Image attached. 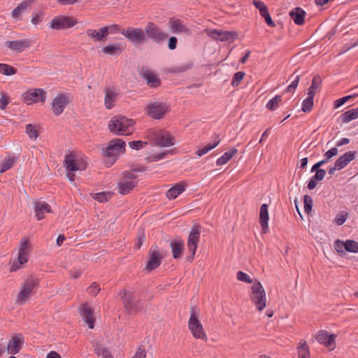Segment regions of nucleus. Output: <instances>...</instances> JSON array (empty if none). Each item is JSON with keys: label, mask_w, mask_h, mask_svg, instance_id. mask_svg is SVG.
Listing matches in <instances>:
<instances>
[{"label": "nucleus", "mask_w": 358, "mask_h": 358, "mask_svg": "<svg viewBox=\"0 0 358 358\" xmlns=\"http://www.w3.org/2000/svg\"><path fill=\"white\" fill-rule=\"evenodd\" d=\"M356 152L348 151L344 155H341L335 162L336 168L339 170L345 168L348 163L352 161L355 158Z\"/></svg>", "instance_id": "nucleus-29"}, {"label": "nucleus", "mask_w": 358, "mask_h": 358, "mask_svg": "<svg viewBox=\"0 0 358 358\" xmlns=\"http://www.w3.org/2000/svg\"><path fill=\"white\" fill-rule=\"evenodd\" d=\"M135 121L124 115L113 116L108 122V130L118 136L130 135L134 131Z\"/></svg>", "instance_id": "nucleus-2"}, {"label": "nucleus", "mask_w": 358, "mask_h": 358, "mask_svg": "<svg viewBox=\"0 0 358 358\" xmlns=\"http://www.w3.org/2000/svg\"><path fill=\"white\" fill-rule=\"evenodd\" d=\"M238 38V34L233 31H225V41L233 42Z\"/></svg>", "instance_id": "nucleus-61"}, {"label": "nucleus", "mask_w": 358, "mask_h": 358, "mask_svg": "<svg viewBox=\"0 0 358 358\" xmlns=\"http://www.w3.org/2000/svg\"><path fill=\"white\" fill-rule=\"evenodd\" d=\"M144 31H145L146 38H148L157 43H161L168 38L167 34L153 22H148Z\"/></svg>", "instance_id": "nucleus-13"}, {"label": "nucleus", "mask_w": 358, "mask_h": 358, "mask_svg": "<svg viewBox=\"0 0 358 358\" xmlns=\"http://www.w3.org/2000/svg\"><path fill=\"white\" fill-rule=\"evenodd\" d=\"M199 310L194 306L190 308V317L188 321V328L196 339L207 341L202 324L199 320Z\"/></svg>", "instance_id": "nucleus-4"}, {"label": "nucleus", "mask_w": 358, "mask_h": 358, "mask_svg": "<svg viewBox=\"0 0 358 358\" xmlns=\"http://www.w3.org/2000/svg\"><path fill=\"white\" fill-rule=\"evenodd\" d=\"M237 279L240 281L245 282L248 283L252 282V280L243 271H238L237 273Z\"/></svg>", "instance_id": "nucleus-58"}, {"label": "nucleus", "mask_w": 358, "mask_h": 358, "mask_svg": "<svg viewBox=\"0 0 358 358\" xmlns=\"http://www.w3.org/2000/svg\"><path fill=\"white\" fill-rule=\"evenodd\" d=\"M250 299L259 311H262L266 306V296L264 288L259 281H255L252 286Z\"/></svg>", "instance_id": "nucleus-6"}, {"label": "nucleus", "mask_w": 358, "mask_h": 358, "mask_svg": "<svg viewBox=\"0 0 358 358\" xmlns=\"http://www.w3.org/2000/svg\"><path fill=\"white\" fill-rule=\"evenodd\" d=\"M86 34L94 42L104 41L109 35V28L104 26L99 30L88 29L86 31Z\"/></svg>", "instance_id": "nucleus-19"}, {"label": "nucleus", "mask_w": 358, "mask_h": 358, "mask_svg": "<svg viewBox=\"0 0 358 358\" xmlns=\"http://www.w3.org/2000/svg\"><path fill=\"white\" fill-rule=\"evenodd\" d=\"M237 153L238 150L235 148H231L228 151L225 152V164L231 159Z\"/></svg>", "instance_id": "nucleus-59"}, {"label": "nucleus", "mask_w": 358, "mask_h": 358, "mask_svg": "<svg viewBox=\"0 0 358 358\" xmlns=\"http://www.w3.org/2000/svg\"><path fill=\"white\" fill-rule=\"evenodd\" d=\"M289 15L296 24L301 25L304 23L306 12L302 8H294L290 11Z\"/></svg>", "instance_id": "nucleus-32"}, {"label": "nucleus", "mask_w": 358, "mask_h": 358, "mask_svg": "<svg viewBox=\"0 0 358 358\" xmlns=\"http://www.w3.org/2000/svg\"><path fill=\"white\" fill-rule=\"evenodd\" d=\"M92 346L94 353L101 358H113L110 349L101 342L95 341L92 343Z\"/></svg>", "instance_id": "nucleus-27"}, {"label": "nucleus", "mask_w": 358, "mask_h": 358, "mask_svg": "<svg viewBox=\"0 0 358 358\" xmlns=\"http://www.w3.org/2000/svg\"><path fill=\"white\" fill-rule=\"evenodd\" d=\"M34 287L35 281L34 280L24 282L15 297V304L22 306L28 302L32 295Z\"/></svg>", "instance_id": "nucleus-10"}, {"label": "nucleus", "mask_w": 358, "mask_h": 358, "mask_svg": "<svg viewBox=\"0 0 358 358\" xmlns=\"http://www.w3.org/2000/svg\"><path fill=\"white\" fill-rule=\"evenodd\" d=\"M45 100V92L42 89L27 91L24 96V101L28 105L33 103L42 102Z\"/></svg>", "instance_id": "nucleus-18"}, {"label": "nucleus", "mask_w": 358, "mask_h": 358, "mask_svg": "<svg viewBox=\"0 0 358 358\" xmlns=\"http://www.w3.org/2000/svg\"><path fill=\"white\" fill-rule=\"evenodd\" d=\"M187 187V185L184 181L176 183L166 192V196L170 200L175 199L185 190Z\"/></svg>", "instance_id": "nucleus-28"}, {"label": "nucleus", "mask_w": 358, "mask_h": 358, "mask_svg": "<svg viewBox=\"0 0 358 358\" xmlns=\"http://www.w3.org/2000/svg\"><path fill=\"white\" fill-rule=\"evenodd\" d=\"M345 242H343L339 239L336 240L334 242V248L339 254H341V255L345 254Z\"/></svg>", "instance_id": "nucleus-54"}, {"label": "nucleus", "mask_w": 358, "mask_h": 358, "mask_svg": "<svg viewBox=\"0 0 358 358\" xmlns=\"http://www.w3.org/2000/svg\"><path fill=\"white\" fill-rule=\"evenodd\" d=\"M141 76L146 81L147 85L150 87H157L161 85V80L156 73L150 70L143 69Z\"/></svg>", "instance_id": "nucleus-23"}, {"label": "nucleus", "mask_w": 358, "mask_h": 358, "mask_svg": "<svg viewBox=\"0 0 358 358\" xmlns=\"http://www.w3.org/2000/svg\"><path fill=\"white\" fill-rule=\"evenodd\" d=\"M326 174V171L324 169H320L315 172V174L313 176V179H315L318 181H321L324 179Z\"/></svg>", "instance_id": "nucleus-63"}, {"label": "nucleus", "mask_w": 358, "mask_h": 358, "mask_svg": "<svg viewBox=\"0 0 358 358\" xmlns=\"http://www.w3.org/2000/svg\"><path fill=\"white\" fill-rule=\"evenodd\" d=\"M64 166L66 171V177L71 181L75 180V172L82 171L87 169V163L84 157L75 152L65 155Z\"/></svg>", "instance_id": "nucleus-1"}, {"label": "nucleus", "mask_w": 358, "mask_h": 358, "mask_svg": "<svg viewBox=\"0 0 358 358\" xmlns=\"http://www.w3.org/2000/svg\"><path fill=\"white\" fill-rule=\"evenodd\" d=\"M104 106L107 109L110 110L114 107L118 99L119 93L114 87H107L104 89Z\"/></svg>", "instance_id": "nucleus-21"}, {"label": "nucleus", "mask_w": 358, "mask_h": 358, "mask_svg": "<svg viewBox=\"0 0 358 358\" xmlns=\"http://www.w3.org/2000/svg\"><path fill=\"white\" fill-rule=\"evenodd\" d=\"M200 234L201 227L199 225L194 224L191 229L187 240V248L189 251L192 253V259H193L197 248Z\"/></svg>", "instance_id": "nucleus-17"}, {"label": "nucleus", "mask_w": 358, "mask_h": 358, "mask_svg": "<svg viewBox=\"0 0 358 358\" xmlns=\"http://www.w3.org/2000/svg\"><path fill=\"white\" fill-rule=\"evenodd\" d=\"M145 239V232L143 229L139 230L137 235V242L135 244V248L138 250L142 246Z\"/></svg>", "instance_id": "nucleus-51"}, {"label": "nucleus", "mask_w": 358, "mask_h": 358, "mask_svg": "<svg viewBox=\"0 0 358 358\" xmlns=\"http://www.w3.org/2000/svg\"><path fill=\"white\" fill-rule=\"evenodd\" d=\"M348 216V213L347 212L341 211L336 216L334 222L338 226L342 225L347 220Z\"/></svg>", "instance_id": "nucleus-50"}, {"label": "nucleus", "mask_w": 358, "mask_h": 358, "mask_svg": "<svg viewBox=\"0 0 358 358\" xmlns=\"http://www.w3.org/2000/svg\"><path fill=\"white\" fill-rule=\"evenodd\" d=\"M146 113L154 119H161L169 111L167 104L162 102L155 101L149 103L146 108Z\"/></svg>", "instance_id": "nucleus-14"}, {"label": "nucleus", "mask_w": 358, "mask_h": 358, "mask_svg": "<svg viewBox=\"0 0 358 358\" xmlns=\"http://www.w3.org/2000/svg\"><path fill=\"white\" fill-rule=\"evenodd\" d=\"M31 42L29 39L7 41L6 45L13 51L17 52H22L24 49L31 46Z\"/></svg>", "instance_id": "nucleus-22"}, {"label": "nucleus", "mask_w": 358, "mask_h": 358, "mask_svg": "<svg viewBox=\"0 0 358 358\" xmlns=\"http://www.w3.org/2000/svg\"><path fill=\"white\" fill-rule=\"evenodd\" d=\"M103 53L109 55H117L122 52V49L119 44H109L103 48Z\"/></svg>", "instance_id": "nucleus-37"}, {"label": "nucleus", "mask_w": 358, "mask_h": 358, "mask_svg": "<svg viewBox=\"0 0 358 358\" xmlns=\"http://www.w3.org/2000/svg\"><path fill=\"white\" fill-rule=\"evenodd\" d=\"M345 250L350 252H358V243L353 240H347Z\"/></svg>", "instance_id": "nucleus-44"}, {"label": "nucleus", "mask_w": 358, "mask_h": 358, "mask_svg": "<svg viewBox=\"0 0 358 358\" xmlns=\"http://www.w3.org/2000/svg\"><path fill=\"white\" fill-rule=\"evenodd\" d=\"M24 343V337L22 334L13 336L8 341L7 351L9 354L15 355L22 349Z\"/></svg>", "instance_id": "nucleus-20"}, {"label": "nucleus", "mask_w": 358, "mask_h": 358, "mask_svg": "<svg viewBox=\"0 0 358 358\" xmlns=\"http://www.w3.org/2000/svg\"><path fill=\"white\" fill-rule=\"evenodd\" d=\"M338 155V149L337 148H332L331 149H330L329 150L327 151L324 156V159L329 162V160L332 158L333 157L336 156Z\"/></svg>", "instance_id": "nucleus-60"}, {"label": "nucleus", "mask_w": 358, "mask_h": 358, "mask_svg": "<svg viewBox=\"0 0 358 358\" xmlns=\"http://www.w3.org/2000/svg\"><path fill=\"white\" fill-rule=\"evenodd\" d=\"M122 175V179L118 183L119 192L121 194H127L136 186V176L131 171H124Z\"/></svg>", "instance_id": "nucleus-11"}, {"label": "nucleus", "mask_w": 358, "mask_h": 358, "mask_svg": "<svg viewBox=\"0 0 358 358\" xmlns=\"http://www.w3.org/2000/svg\"><path fill=\"white\" fill-rule=\"evenodd\" d=\"M121 34L134 45H142L146 41V35L141 28L128 27L121 31Z\"/></svg>", "instance_id": "nucleus-9"}, {"label": "nucleus", "mask_w": 358, "mask_h": 358, "mask_svg": "<svg viewBox=\"0 0 358 358\" xmlns=\"http://www.w3.org/2000/svg\"><path fill=\"white\" fill-rule=\"evenodd\" d=\"M178 39L175 36H171L169 39L168 47L170 50H174L176 48Z\"/></svg>", "instance_id": "nucleus-64"}, {"label": "nucleus", "mask_w": 358, "mask_h": 358, "mask_svg": "<svg viewBox=\"0 0 358 358\" xmlns=\"http://www.w3.org/2000/svg\"><path fill=\"white\" fill-rule=\"evenodd\" d=\"M281 101V96L276 95L267 103L266 108L270 110H273L278 106V104Z\"/></svg>", "instance_id": "nucleus-48"}, {"label": "nucleus", "mask_w": 358, "mask_h": 358, "mask_svg": "<svg viewBox=\"0 0 358 358\" xmlns=\"http://www.w3.org/2000/svg\"><path fill=\"white\" fill-rule=\"evenodd\" d=\"M87 292L92 295V296H96L99 292H100V287L99 285L96 282H93L88 288H87Z\"/></svg>", "instance_id": "nucleus-56"}, {"label": "nucleus", "mask_w": 358, "mask_h": 358, "mask_svg": "<svg viewBox=\"0 0 358 358\" xmlns=\"http://www.w3.org/2000/svg\"><path fill=\"white\" fill-rule=\"evenodd\" d=\"M29 252V241L27 238H22L20 242L17 259L13 261L10 268L11 271L17 270L28 262Z\"/></svg>", "instance_id": "nucleus-7"}, {"label": "nucleus", "mask_w": 358, "mask_h": 358, "mask_svg": "<svg viewBox=\"0 0 358 358\" xmlns=\"http://www.w3.org/2000/svg\"><path fill=\"white\" fill-rule=\"evenodd\" d=\"M120 294L124 306L128 312L136 313L142 309V302L140 299H136L134 290H124Z\"/></svg>", "instance_id": "nucleus-5"}, {"label": "nucleus", "mask_w": 358, "mask_h": 358, "mask_svg": "<svg viewBox=\"0 0 358 358\" xmlns=\"http://www.w3.org/2000/svg\"><path fill=\"white\" fill-rule=\"evenodd\" d=\"M317 341L326 347H331L335 344L336 335L329 334L326 331H320L316 336Z\"/></svg>", "instance_id": "nucleus-26"}, {"label": "nucleus", "mask_w": 358, "mask_h": 358, "mask_svg": "<svg viewBox=\"0 0 358 358\" xmlns=\"http://www.w3.org/2000/svg\"><path fill=\"white\" fill-rule=\"evenodd\" d=\"M245 73L243 71L236 72L232 78L231 85L235 87L239 85L240 82L243 79Z\"/></svg>", "instance_id": "nucleus-52"}, {"label": "nucleus", "mask_w": 358, "mask_h": 358, "mask_svg": "<svg viewBox=\"0 0 358 358\" xmlns=\"http://www.w3.org/2000/svg\"><path fill=\"white\" fill-rule=\"evenodd\" d=\"M173 257L179 259L184 250V243L182 240H172L170 243Z\"/></svg>", "instance_id": "nucleus-31"}, {"label": "nucleus", "mask_w": 358, "mask_h": 358, "mask_svg": "<svg viewBox=\"0 0 358 358\" xmlns=\"http://www.w3.org/2000/svg\"><path fill=\"white\" fill-rule=\"evenodd\" d=\"M146 352L143 347L139 346L135 353V355L131 358H145Z\"/></svg>", "instance_id": "nucleus-62"}, {"label": "nucleus", "mask_w": 358, "mask_h": 358, "mask_svg": "<svg viewBox=\"0 0 358 358\" xmlns=\"http://www.w3.org/2000/svg\"><path fill=\"white\" fill-rule=\"evenodd\" d=\"M220 143V140L214 142L213 143H209L207 145L204 146L201 149H199L196 150V154L199 157H201L206 153H208L210 150L215 148Z\"/></svg>", "instance_id": "nucleus-40"}, {"label": "nucleus", "mask_w": 358, "mask_h": 358, "mask_svg": "<svg viewBox=\"0 0 358 358\" xmlns=\"http://www.w3.org/2000/svg\"><path fill=\"white\" fill-rule=\"evenodd\" d=\"M169 153H172V151L169 150V151H166V152H160L158 154H154V155L147 157L145 158V160L149 163L157 162V161L163 159L167 154H169Z\"/></svg>", "instance_id": "nucleus-43"}, {"label": "nucleus", "mask_w": 358, "mask_h": 358, "mask_svg": "<svg viewBox=\"0 0 358 358\" xmlns=\"http://www.w3.org/2000/svg\"><path fill=\"white\" fill-rule=\"evenodd\" d=\"M26 133L31 139L36 140L38 137V132L36 127L31 124H27Z\"/></svg>", "instance_id": "nucleus-45"}, {"label": "nucleus", "mask_w": 358, "mask_h": 358, "mask_svg": "<svg viewBox=\"0 0 358 358\" xmlns=\"http://www.w3.org/2000/svg\"><path fill=\"white\" fill-rule=\"evenodd\" d=\"M298 354H299V358H309L310 357L309 348H308L306 342L300 343V345L298 347Z\"/></svg>", "instance_id": "nucleus-38"}, {"label": "nucleus", "mask_w": 358, "mask_h": 358, "mask_svg": "<svg viewBox=\"0 0 358 358\" xmlns=\"http://www.w3.org/2000/svg\"><path fill=\"white\" fill-rule=\"evenodd\" d=\"M101 151L103 155L108 158L109 162L106 161L105 163L108 166H110L116 162L120 155L125 152L126 143L122 139L115 138L110 141L107 146L103 148Z\"/></svg>", "instance_id": "nucleus-3"}, {"label": "nucleus", "mask_w": 358, "mask_h": 358, "mask_svg": "<svg viewBox=\"0 0 358 358\" xmlns=\"http://www.w3.org/2000/svg\"><path fill=\"white\" fill-rule=\"evenodd\" d=\"M80 315L83 320L87 323L90 329H93L94 326V318L93 317V310L87 303H83L80 308Z\"/></svg>", "instance_id": "nucleus-24"}, {"label": "nucleus", "mask_w": 358, "mask_h": 358, "mask_svg": "<svg viewBox=\"0 0 358 358\" xmlns=\"http://www.w3.org/2000/svg\"><path fill=\"white\" fill-rule=\"evenodd\" d=\"M300 77H301L300 74H299V73L296 74V76L295 78L294 79V80L287 87L286 92H290L292 91H294L297 87L299 82V80H300Z\"/></svg>", "instance_id": "nucleus-57"}, {"label": "nucleus", "mask_w": 358, "mask_h": 358, "mask_svg": "<svg viewBox=\"0 0 358 358\" xmlns=\"http://www.w3.org/2000/svg\"><path fill=\"white\" fill-rule=\"evenodd\" d=\"M71 101V96L69 94H58L52 101L51 109L52 113L57 116L61 115Z\"/></svg>", "instance_id": "nucleus-12"}, {"label": "nucleus", "mask_w": 358, "mask_h": 358, "mask_svg": "<svg viewBox=\"0 0 358 358\" xmlns=\"http://www.w3.org/2000/svg\"><path fill=\"white\" fill-rule=\"evenodd\" d=\"M304 210L308 214L312 210L313 199L310 196L306 194L303 196Z\"/></svg>", "instance_id": "nucleus-49"}, {"label": "nucleus", "mask_w": 358, "mask_h": 358, "mask_svg": "<svg viewBox=\"0 0 358 358\" xmlns=\"http://www.w3.org/2000/svg\"><path fill=\"white\" fill-rule=\"evenodd\" d=\"M357 95V94H355L346 96H344V97H342L341 99L336 100L334 102V107L338 108V107L343 106L346 101H348L351 98L356 96Z\"/></svg>", "instance_id": "nucleus-55"}, {"label": "nucleus", "mask_w": 358, "mask_h": 358, "mask_svg": "<svg viewBox=\"0 0 358 358\" xmlns=\"http://www.w3.org/2000/svg\"><path fill=\"white\" fill-rule=\"evenodd\" d=\"M31 1H24L18 4V6L12 11L11 15L13 18L17 19L23 13H24L30 6Z\"/></svg>", "instance_id": "nucleus-34"}, {"label": "nucleus", "mask_w": 358, "mask_h": 358, "mask_svg": "<svg viewBox=\"0 0 358 358\" xmlns=\"http://www.w3.org/2000/svg\"><path fill=\"white\" fill-rule=\"evenodd\" d=\"M77 23V20L73 17L59 15L51 20L50 27L52 29L61 30L71 28Z\"/></svg>", "instance_id": "nucleus-15"}, {"label": "nucleus", "mask_w": 358, "mask_h": 358, "mask_svg": "<svg viewBox=\"0 0 358 358\" xmlns=\"http://www.w3.org/2000/svg\"><path fill=\"white\" fill-rule=\"evenodd\" d=\"M169 26L172 32L174 34H188L189 31V29L183 24L182 20L176 17L170 18L169 21Z\"/></svg>", "instance_id": "nucleus-25"}, {"label": "nucleus", "mask_w": 358, "mask_h": 358, "mask_svg": "<svg viewBox=\"0 0 358 358\" xmlns=\"http://www.w3.org/2000/svg\"><path fill=\"white\" fill-rule=\"evenodd\" d=\"M269 216H268V205L266 203H264L260 207V212H259V223L262 228V231L264 233H266V231L268 229Z\"/></svg>", "instance_id": "nucleus-30"}, {"label": "nucleus", "mask_w": 358, "mask_h": 358, "mask_svg": "<svg viewBox=\"0 0 358 358\" xmlns=\"http://www.w3.org/2000/svg\"><path fill=\"white\" fill-rule=\"evenodd\" d=\"M164 257V253L159 250L157 245L152 246L148 254V260L146 263L145 269L148 271L156 269L160 266Z\"/></svg>", "instance_id": "nucleus-8"}, {"label": "nucleus", "mask_w": 358, "mask_h": 358, "mask_svg": "<svg viewBox=\"0 0 358 358\" xmlns=\"http://www.w3.org/2000/svg\"><path fill=\"white\" fill-rule=\"evenodd\" d=\"M252 3L259 10L262 16H264L268 13V8L263 1L260 0H253Z\"/></svg>", "instance_id": "nucleus-42"}, {"label": "nucleus", "mask_w": 358, "mask_h": 358, "mask_svg": "<svg viewBox=\"0 0 358 358\" xmlns=\"http://www.w3.org/2000/svg\"><path fill=\"white\" fill-rule=\"evenodd\" d=\"M313 99L314 96L308 95V97L303 100L302 103L301 110L305 112H310L313 107Z\"/></svg>", "instance_id": "nucleus-41"}, {"label": "nucleus", "mask_w": 358, "mask_h": 358, "mask_svg": "<svg viewBox=\"0 0 358 358\" xmlns=\"http://www.w3.org/2000/svg\"><path fill=\"white\" fill-rule=\"evenodd\" d=\"M36 216L38 220L44 218V212L50 213V206L45 202H36L34 206Z\"/></svg>", "instance_id": "nucleus-33"}, {"label": "nucleus", "mask_w": 358, "mask_h": 358, "mask_svg": "<svg viewBox=\"0 0 358 358\" xmlns=\"http://www.w3.org/2000/svg\"><path fill=\"white\" fill-rule=\"evenodd\" d=\"M15 162V157H8L0 166V173H3L10 169Z\"/></svg>", "instance_id": "nucleus-46"}, {"label": "nucleus", "mask_w": 358, "mask_h": 358, "mask_svg": "<svg viewBox=\"0 0 358 358\" xmlns=\"http://www.w3.org/2000/svg\"><path fill=\"white\" fill-rule=\"evenodd\" d=\"M322 83V78L320 76H315L312 80L311 85L308 88V95L314 96H315L317 91L320 89Z\"/></svg>", "instance_id": "nucleus-35"}, {"label": "nucleus", "mask_w": 358, "mask_h": 358, "mask_svg": "<svg viewBox=\"0 0 358 358\" xmlns=\"http://www.w3.org/2000/svg\"><path fill=\"white\" fill-rule=\"evenodd\" d=\"M16 72L17 70L14 67L6 64H0V73L5 76H13Z\"/></svg>", "instance_id": "nucleus-39"}, {"label": "nucleus", "mask_w": 358, "mask_h": 358, "mask_svg": "<svg viewBox=\"0 0 358 358\" xmlns=\"http://www.w3.org/2000/svg\"><path fill=\"white\" fill-rule=\"evenodd\" d=\"M207 34L213 39L220 40L222 41L224 40V34L222 31H218L215 29H206Z\"/></svg>", "instance_id": "nucleus-47"}, {"label": "nucleus", "mask_w": 358, "mask_h": 358, "mask_svg": "<svg viewBox=\"0 0 358 358\" xmlns=\"http://www.w3.org/2000/svg\"><path fill=\"white\" fill-rule=\"evenodd\" d=\"M357 118H358V108L347 110L341 115L342 121L345 123Z\"/></svg>", "instance_id": "nucleus-36"}, {"label": "nucleus", "mask_w": 358, "mask_h": 358, "mask_svg": "<svg viewBox=\"0 0 358 358\" xmlns=\"http://www.w3.org/2000/svg\"><path fill=\"white\" fill-rule=\"evenodd\" d=\"M152 143L159 147H169L174 144L173 137L165 131L155 132L151 138Z\"/></svg>", "instance_id": "nucleus-16"}, {"label": "nucleus", "mask_w": 358, "mask_h": 358, "mask_svg": "<svg viewBox=\"0 0 358 358\" xmlns=\"http://www.w3.org/2000/svg\"><path fill=\"white\" fill-rule=\"evenodd\" d=\"M146 145L147 142L142 141H133L129 142V148L136 150L143 148Z\"/></svg>", "instance_id": "nucleus-53"}]
</instances>
